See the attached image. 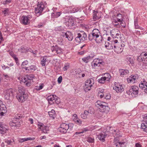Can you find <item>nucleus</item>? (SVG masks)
Returning a JSON list of instances; mask_svg holds the SVG:
<instances>
[{
	"label": "nucleus",
	"mask_w": 147,
	"mask_h": 147,
	"mask_svg": "<svg viewBox=\"0 0 147 147\" xmlns=\"http://www.w3.org/2000/svg\"><path fill=\"white\" fill-rule=\"evenodd\" d=\"M96 107L98 108L101 112L108 113L110 110L108 104L101 101H97L95 103Z\"/></svg>",
	"instance_id": "obj_1"
},
{
	"label": "nucleus",
	"mask_w": 147,
	"mask_h": 147,
	"mask_svg": "<svg viewBox=\"0 0 147 147\" xmlns=\"http://www.w3.org/2000/svg\"><path fill=\"white\" fill-rule=\"evenodd\" d=\"M23 117L22 115L20 114H18L15 116L12 121L9 123V125L11 127H19L21 125V123H22V121L20 119Z\"/></svg>",
	"instance_id": "obj_2"
},
{
	"label": "nucleus",
	"mask_w": 147,
	"mask_h": 147,
	"mask_svg": "<svg viewBox=\"0 0 147 147\" xmlns=\"http://www.w3.org/2000/svg\"><path fill=\"white\" fill-rule=\"evenodd\" d=\"M19 92L17 93L16 98L18 101L23 102L26 100L28 97L27 93H25L23 88H19Z\"/></svg>",
	"instance_id": "obj_3"
},
{
	"label": "nucleus",
	"mask_w": 147,
	"mask_h": 147,
	"mask_svg": "<svg viewBox=\"0 0 147 147\" xmlns=\"http://www.w3.org/2000/svg\"><path fill=\"white\" fill-rule=\"evenodd\" d=\"M47 7V3L45 2L38 3L36 7L35 8V13L38 16L41 14L42 13L45 8Z\"/></svg>",
	"instance_id": "obj_4"
},
{
	"label": "nucleus",
	"mask_w": 147,
	"mask_h": 147,
	"mask_svg": "<svg viewBox=\"0 0 147 147\" xmlns=\"http://www.w3.org/2000/svg\"><path fill=\"white\" fill-rule=\"evenodd\" d=\"M74 126L73 124L69 123L67 124L63 123L60 125V127L59 128V131L62 134L66 133L68 129H71Z\"/></svg>",
	"instance_id": "obj_5"
},
{
	"label": "nucleus",
	"mask_w": 147,
	"mask_h": 147,
	"mask_svg": "<svg viewBox=\"0 0 147 147\" xmlns=\"http://www.w3.org/2000/svg\"><path fill=\"white\" fill-rule=\"evenodd\" d=\"M34 77V76L33 74H30L26 75V77L22 79V81L25 85L29 87L31 84L32 82H33V80Z\"/></svg>",
	"instance_id": "obj_6"
},
{
	"label": "nucleus",
	"mask_w": 147,
	"mask_h": 147,
	"mask_svg": "<svg viewBox=\"0 0 147 147\" xmlns=\"http://www.w3.org/2000/svg\"><path fill=\"white\" fill-rule=\"evenodd\" d=\"M139 88L138 86H133L128 90H127L126 92L129 95H131L133 97H136L138 96Z\"/></svg>",
	"instance_id": "obj_7"
},
{
	"label": "nucleus",
	"mask_w": 147,
	"mask_h": 147,
	"mask_svg": "<svg viewBox=\"0 0 147 147\" xmlns=\"http://www.w3.org/2000/svg\"><path fill=\"white\" fill-rule=\"evenodd\" d=\"M105 64L103 59L99 58H96L92 62V66L93 68L96 66L100 67L101 65H103Z\"/></svg>",
	"instance_id": "obj_8"
},
{
	"label": "nucleus",
	"mask_w": 147,
	"mask_h": 147,
	"mask_svg": "<svg viewBox=\"0 0 147 147\" xmlns=\"http://www.w3.org/2000/svg\"><path fill=\"white\" fill-rule=\"evenodd\" d=\"M31 18V16L30 15L28 16H22L21 18V23L24 25H27L29 24L30 22V19Z\"/></svg>",
	"instance_id": "obj_9"
},
{
	"label": "nucleus",
	"mask_w": 147,
	"mask_h": 147,
	"mask_svg": "<svg viewBox=\"0 0 147 147\" xmlns=\"http://www.w3.org/2000/svg\"><path fill=\"white\" fill-rule=\"evenodd\" d=\"M13 92L12 89H9L5 91V98L7 100H11L12 99Z\"/></svg>",
	"instance_id": "obj_10"
},
{
	"label": "nucleus",
	"mask_w": 147,
	"mask_h": 147,
	"mask_svg": "<svg viewBox=\"0 0 147 147\" xmlns=\"http://www.w3.org/2000/svg\"><path fill=\"white\" fill-rule=\"evenodd\" d=\"M125 142H120L119 140L117 139V137L114 139V147H125Z\"/></svg>",
	"instance_id": "obj_11"
},
{
	"label": "nucleus",
	"mask_w": 147,
	"mask_h": 147,
	"mask_svg": "<svg viewBox=\"0 0 147 147\" xmlns=\"http://www.w3.org/2000/svg\"><path fill=\"white\" fill-rule=\"evenodd\" d=\"M113 89L115 90L117 92H121L124 91L123 86L121 85L119 83L115 84V86L113 87Z\"/></svg>",
	"instance_id": "obj_12"
},
{
	"label": "nucleus",
	"mask_w": 147,
	"mask_h": 147,
	"mask_svg": "<svg viewBox=\"0 0 147 147\" xmlns=\"http://www.w3.org/2000/svg\"><path fill=\"white\" fill-rule=\"evenodd\" d=\"M51 49L52 52L54 53V54L55 53L60 54L62 52L61 49L57 45H55V47H52Z\"/></svg>",
	"instance_id": "obj_13"
},
{
	"label": "nucleus",
	"mask_w": 147,
	"mask_h": 147,
	"mask_svg": "<svg viewBox=\"0 0 147 147\" xmlns=\"http://www.w3.org/2000/svg\"><path fill=\"white\" fill-rule=\"evenodd\" d=\"M7 112V108L4 104L0 106V116H2L4 115Z\"/></svg>",
	"instance_id": "obj_14"
},
{
	"label": "nucleus",
	"mask_w": 147,
	"mask_h": 147,
	"mask_svg": "<svg viewBox=\"0 0 147 147\" xmlns=\"http://www.w3.org/2000/svg\"><path fill=\"white\" fill-rule=\"evenodd\" d=\"M49 57L47 56H45L42 57L41 61V64L42 66H45L46 64V62L50 61V60L49 59Z\"/></svg>",
	"instance_id": "obj_15"
},
{
	"label": "nucleus",
	"mask_w": 147,
	"mask_h": 147,
	"mask_svg": "<svg viewBox=\"0 0 147 147\" xmlns=\"http://www.w3.org/2000/svg\"><path fill=\"white\" fill-rule=\"evenodd\" d=\"M57 98V96L55 95H51L48 97V101L50 105L54 104L55 98Z\"/></svg>",
	"instance_id": "obj_16"
},
{
	"label": "nucleus",
	"mask_w": 147,
	"mask_h": 147,
	"mask_svg": "<svg viewBox=\"0 0 147 147\" xmlns=\"http://www.w3.org/2000/svg\"><path fill=\"white\" fill-rule=\"evenodd\" d=\"M8 128L7 126L5 127L3 125L1 124L0 122V134H4L8 130Z\"/></svg>",
	"instance_id": "obj_17"
},
{
	"label": "nucleus",
	"mask_w": 147,
	"mask_h": 147,
	"mask_svg": "<svg viewBox=\"0 0 147 147\" xmlns=\"http://www.w3.org/2000/svg\"><path fill=\"white\" fill-rule=\"evenodd\" d=\"M136 76H135L131 75L130 77L127 78V81L129 83H134L136 81Z\"/></svg>",
	"instance_id": "obj_18"
},
{
	"label": "nucleus",
	"mask_w": 147,
	"mask_h": 147,
	"mask_svg": "<svg viewBox=\"0 0 147 147\" xmlns=\"http://www.w3.org/2000/svg\"><path fill=\"white\" fill-rule=\"evenodd\" d=\"M91 34L93 37H99L100 34L99 30L97 29H94L92 31Z\"/></svg>",
	"instance_id": "obj_19"
},
{
	"label": "nucleus",
	"mask_w": 147,
	"mask_h": 147,
	"mask_svg": "<svg viewBox=\"0 0 147 147\" xmlns=\"http://www.w3.org/2000/svg\"><path fill=\"white\" fill-rule=\"evenodd\" d=\"M35 139L34 138H20L18 141L19 142L21 143L25 141H27L28 140H33Z\"/></svg>",
	"instance_id": "obj_20"
},
{
	"label": "nucleus",
	"mask_w": 147,
	"mask_h": 147,
	"mask_svg": "<svg viewBox=\"0 0 147 147\" xmlns=\"http://www.w3.org/2000/svg\"><path fill=\"white\" fill-rule=\"evenodd\" d=\"M90 81H86L85 82V85L84 86V88L85 91L86 92L88 91L89 90H90L91 88V87L92 86H90V85H89V84L88 85V82H89Z\"/></svg>",
	"instance_id": "obj_21"
},
{
	"label": "nucleus",
	"mask_w": 147,
	"mask_h": 147,
	"mask_svg": "<svg viewBox=\"0 0 147 147\" xmlns=\"http://www.w3.org/2000/svg\"><path fill=\"white\" fill-rule=\"evenodd\" d=\"M113 49L117 53H119L122 51V49L121 48L115 45H113Z\"/></svg>",
	"instance_id": "obj_22"
},
{
	"label": "nucleus",
	"mask_w": 147,
	"mask_h": 147,
	"mask_svg": "<svg viewBox=\"0 0 147 147\" xmlns=\"http://www.w3.org/2000/svg\"><path fill=\"white\" fill-rule=\"evenodd\" d=\"M105 47L107 48L108 49H113V44H112V42L111 43L108 42H106L105 44Z\"/></svg>",
	"instance_id": "obj_23"
},
{
	"label": "nucleus",
	"mask_w": 147,
	"mask_h": 147,
	"mask_svg": "<svg viewBox=\"0 0 147 147\" xmlns=\"http://www.w3.org/2000/svg\"><path fill=\"white\" fill-rule=\"evenodd\" d=\"M119 72L121 76H123L124 75H126L129 73L128 70L127 69H120L119 70Z\"/></svg>",
	"instance_id": "obj_24"
},
{
	"label": "nucleus",
	"mask_w": 147,
	"mask_h": 147,
	"mask_svg": "<svg viewBox=\"0 0 147 147\" xmlns=\"http://www.w3.org/2000/svg\"><path fill=\"white\" fill-rule=\"evenodd\" d=\"M106 135L104 133L100 134L98 136L99 140L102 142H104L105 141V138L106 137Z\"/></svg>",
	"instance_id": "obj_25"
},
{
	"label": "nucleus",
	"mask_w": 147,
	"mask_h": 147,
	"mask_svg": "<svg viewBox=\"0 0 147 147\" xmlns=\"http://www.w3.org/2000/svg\"><path fill=\"white\" fill-rule=\"evenodd\" d=\"M10 54L14 59L17 65H19V63L18 62V58L16 57V55L14 54L13 52H10Z\"/></svg>",
	"instance_id": "obj_26"
},
{
	"label": "nucleus",
	"mask_w": 147,
	"mask_h": 147,
	"mask_svg": "<svg viewBox=\"0 0 147 147\" xmlns=\"http://www.w3.org/2000/svg\"><path fill=\"white\" fill-rule=\"evenodd\" d=\"M48 113L50 117L53 118V119H54L55 114V110L53 109L51 111L48 112Z\"/></svg>",
	"instance_id": "obj_27"
},
{
	"label": "nucleus",
	"mask_w": 147,
	"mask_h": 147,
	"mask_svg": "<svg viewBox=\"0 0 147 147\" xmlns=\"http://www.w3.org/2000/svg\"><path fill=\"white\" fill-rule=\"evenodd\" d=\"M92 58V57L90 56H89L86 57L82 58V59L84 62L86 63H87Z\"/></svg>",
	"instance_id": "obj_28"
},
{
	"label": "nucleus",
	"mask_w": 147,
	"mask_h": 147,
	"mask_svg": "<svg viewBox=\"0 0 147 147\" xmlns=\"http://www.w3.org/2000/svg\"><path fill=\"white\" fill-rule=\"evenodd\" d=\"M104 76L103 77L105 79L106 81H109L110 80L111 76L110 74L108 73H106L104 74Z\"/></svg>",
	"instance_id": "obj_29"
},
{
	"label": "nucleus",
	"mask_w": 147,
	"mask_h": 147,
	"mask_svg": "<svg viewBox=\"0 0 147 147\" xmlns=\"http://www.w3.org/2000/svg\"><path fill=\"white\" fill-rule=\"evenodd\" d=\"M62 35L63 36H65V37H71L72 36V34L71 32L68 31L66 32H62L61 35Z\"/></svg>",
	"instance_id": "obj_30"
},
{
	"label": "nucleus",
	"mask_w": 147,
	"mask_h": 147,
	"mask_svg": "<svg viewBox=\"0 0 147 147\" xmlns=\"http://www.w3.org/2000/svg\"><path fill=\"white\" fill-rule=\"evenodd\" d=\"M69 26H74V20L72 18H69L67 22Z\"/></svg>",
	"instance_id": "obj_31"
},
{
	"label": "nucleus",
	"mask_w": 147,
	"mask_h": 147,
	"mask_svg": "<svg viewBox=\"0 0 147 147\" xmlns=\"http://www.w3.org/2000/svg\"><path fill=\"white\" fill-rule=\"evenodd\" d=\"M83 37H76L75 40L77 42L80 43L81 41H83L86 39H87L88 37H83L84 39L82 38Z\"/></svg>",
	"instance_id": "obj_32"
},
{
	"label": "nucleus",
	"mask_w": 147,
	"mask_h": 147,
	"mask_svg": "<svg viewBox=\"0 0 147 147\" xmlns=\"http://www.w3.org/2000/svg\"><path fill=\"white\" fill-rule=\"evenodd\" d=\"M77 37H86V34L83 31H80L78 33Z\"/></svg>",
	"instance_id": "obj_33"
},
{
	"label": "nucleus",
	"mask_w": 147,
	"mask_h": 147,
	"mask_svg": "<svg viewBox=\"0 0 147 147\" xmlns=\"http://www.w3.org/2000/svg\"><path fill=\"white\" fill-rule=\"evenodd\" d=\"M41 130L44 133H47L49 130V127L47 125H44Z\"/></svg>",
	"instance_id": "obj_34"
},
{
	"label": "nucleus",
	"mask_w": 147,
	"mask_h": 147,
	"mask_svg": "<svg viewBox=\"0 0 147 147\" xmlns=\"http://www.w3.org/2000/svg\"><path fill=\"white\" fill-rule=\"evenodd\" d=\"M61 14L60 12H56L52 13V16L54 18H57L60 16Z\"/></svg>",
	"instance_id": "obj_35"
},
{
	"label": "nucleus",
	"mask_w": 147,
	"mask_h": 147,
	"mask_svg": "<svg viewBox=\"0 0 147 147\" xmlns=\"http://www.w3.org/2000/svg\"><path fill=\"white\" fill-rule=\"evenodd\" d=\"M90 81L89 82H88L89 84H88V85L89 84V85H90V86H92V85L94 83V79L92 78H90L86 80V81Z\"/></svg>",
	"instance_id": "obj_36"
},
{
	"label": "nucleus",
	"mask_w": 147,
	"mask_h": 147,
	"mask_svg": "<svg viewBox=\"0 0 147 147\" xmlns=\"http://www.w3.org/2000/svg\"><path fill=\"white\" fill-rule=\"evenodd\" d=\"M141 128L143 130V131L147 133V126L144 123H142L141 125Z\"/></svg>",
	"instance_id": "obj_37"
},
{
	"label": "nucleus",
	"mask_w": 147,
	"mask_h": 147,
	"mask_svg": "<svg viewBox=\"0 0 147 147\" xmlns=\"http://www.w3.org/2000/svg\"><path fill=\"white\" fill-rule=\"evenodd\" d=\"M117 20L119 22H121L123 21L122 15L121 14H118L117 16Z\"/></svg>",
	"instance_id": "obj_38"
},
{
	"label": "nucleus",
	"mask_w": 147,
	"mask_h": 147,
	"mask_svg": "<svg viewBox=\"0 0 147 147\" xmlns=\"http://www.w3.org/2000/svg\"><path fill=\"white\" fill-rule=\"evenodd\" d=\"M36 69V67L35 65H32L29 67V70L30 71H34Z\"/></svg>",
	"instance_id": "obj_39"
},
{
	"label": "nucleus",
	"mask_w": 147,
	"mask_h": 147,
	"mask_svg": "<svg viewBox=\"0 0 147 147\" xmlns=\"http://www.w3.org/2000/svg\"><path fill=\"white\" fill-rule=\"evenodd\" d=\"M69 67V64L67 63L64 64V66L63 67V69L64 71H66L67 70Z\"/></svg>",
	"instance_id": "obj_40"
},
{
	"label": "nucleus",
	"mask_w": 147,
	"mask_h": 147,
	"mask_svg": "<svg viewBox=\"0 0 147 147\" xmlns=\"http://www.w3.org/2000/svg\"><path fill=\"white\" fill-rule=\"evenodd\" d=\"M97 43H99L101 42L103 40L102 37H95V38L94 39Z\"/></svg>",
	"instance_id": "obj_41"
},
{
	"label": "nucleus",
	"mask_w": 147,
	"mask_h": 147,
	"mask_svg": "<svg viewBox=\"0 0 147 147\" xmlns=\"http://www.w3.org/2000/svg\"><path fill=\"white\" fill-rule=\"evenodd\" d=\"M88 111L89 113L91 114H93L95 112L94 109L92 107H89Z\"/></svg>",
	"instance_id": "obj_42"
},
{
	"label": "nucleus",
	"mask_w": 147,
	"mask_h": 147,
	"mask_svg": "<svg viewBox=\"0 0 147 147\" xmlns=\"http://www.w3.org/2000/svg\"><path fill=\"white\" fill-rule=\"evenodd\" d=\"M113 24L117 28H119L120 25L116 20H113Z\"/></svg>",
	"instance_id": "obj_43"
},
{
	"label": "nucleus",
	"mask_w": 147,
	"mask_h": 147,
	"mask_svg": "<svg viewBox=\"0 0 147 147\" xmlns=\"http://www.w3.org/2000/svg\"><path fill=\"white\" fill-rule=\"evenodd\" d=\"M97 12H94L93 19L94 20H98L99 18V17L97 16Z\"/></svg>",
	"instance_id": "obj_44"
},
{
	"label": "nucleus",
	"mask_w": 147,
	"mask_h": 147,
	"mask_svg": "<svg viewBox=\"0 0 147 147\" xmlns=\"http://www.w3.org/2000/svg\"><path fill=\"white\" fill-rule=\"evenodd\" d=\"M44 126V125L42 123L40 122H38V130H41L43 128Z\"/></svg>",
	"instance_id": "obj_45"
},
{
	"label": "nucleus",
	"mask_w": 147,
	"mask_h": 147,
	"mask_svg": "<svg viewBox=\"0 0 147 147\" xmlns=\"http://www.w3.org/2000/svg\"><path fill=\"white\" fill-rule=\"evenodd\" d=\"M86 140L90 143H93L94 141V139L90 137H88L87 138Z\"/></svg>",
	"instance_id": "obj_46"
},
{
	"label": "nucleus",
	"mask_w": 147,
	"mask_h": 147,
	"mask_svg": "<svg viewBox=\"0 0 147 147\" xmlns=\"http://www.w3.org/2000/svg\"><path fill=\"white\" fill-rule=\"evenodd\" d=\"M106 80H105V79L103 77L98 79V82L101 84H104Z\"/></svg>",
	"instance_id": "obj_47"
},
{
	"label": "nucleus",
	"mask_w": 147,
	"mask_h": 147,
	"mask_svg": "<svg viewBox=\"0 0 147 147\" xmlns=\"http://www.w3.org/2000/svg\"><path fill=\"white\" fill-rule=\"evenodd\" d=\"M97 90L98 93V94H99L100 93H102H102H105L104 92V90L102 88H98L97 89Z\"/></svg>",
	"instance_id": "obj_48"
},
{
	"label": "nucleus",
	"mask_w": 147,
	"mask_h": 147,
	"mask_svg": "<svg viewBox=\"0 0 147 147\" xmlns=\"http://www.w3.org/2000/svg\"><path fill=\"white\" fill-rule=\"evenodd\" d=\"M143 58L141 55L137 57V60L139 63L141 65V62H142Z\"/></svg>",
	"instance_id": "obj_49"
},
{
	"label": "nucleus",
	"mask_w": 147,
	"mask_h": 147,
	"mask_svg": "<svg viewBox=\"0 0 147 147\" xmlns=\"http://www.w3.org/2000/svg\"><path fill=\"white\" fill-rule=\"evenodd\" d=\"M18 51L21 53H24L27 51V49L24 47L22 46L20 49H18Z\"/></svg>",
	"instance_id": "obj_50"
},
{
	"label": "nucleus",
	"mask_w": 147,
	"mask_h": 147,
	"mask_svg": "<svg viewBox=\"0 0 147 147\" xmlns=\"http://www.w3.org/2000/svg\"><path fill=\"white\" fill-rule=\"evenodd\" d=\"M74 121L76 123H78L79 124H82V121L78 118H74Z\"/></svg>",
	"instance_id": "obj_51"
},
{
	"label": "nucleus",
	"mask_w": 147,
	"mask_h": 147,
	"mask_svg": "<svg viewBox=\"0 0 147 147\" xmlns=\"http://www.w3.org/2000/svg\"><path fill=\"white\" fill-rule=\"evenodd\" d=\"M138 19L136 18L134 20V25L135 28L136 29L139 28V26L138 25Z\"/></svg>",
	"instance_id": "obj_52"
},
{
	"label": "nucleus",
	"mask_w": 147,
	"mask_h": 147,
	"mask_svg": "<svg viewBox=\"0 0 147 147\" xmlns=\"http://www.w3.org/2000/svg\"><path fill=\"white\" fill-rule=\"evenodd\" d=\"M2 11L5 16H6L9 13V9L7 8H5Z\"/></svg>",
	"instance_id": "obj_53"
},
{
	"label": "nucleus",
	"mask_w": 147,
	"mask_h": 147,
	"mask_svg": "<svg viewBox=\"0 0 147 147\" xmlns=\"http://www.w3.org/2000/svg\"><path fill=\"white\" fill-rule=\"evenodd\" d=\"M106 99H110L111 98V94L109 93L106 94L105 96L104 97Z\"/></svg>",
	"instance_id": "obj_54"
},
{
	"label": "nucleus",
	"mask_w": 147,
	"mask_h": 147,
	"mask_svg": "<svg viewBox=\"0 0 147 147\" xmlns=\"http://www.w3.org/2000/svg\"><path fill=\"white\" fill-rule=\"evenodd\" d=\"M63 41V39L62 37H58L57 41L58 42L59 44H61Z\"/></svg>",
	"instance_id": "obj_55"
},
{
	"label": "nucleus",
	"mask_w": 147,
	"mask_h": 147,
	"mask_svg": "<svg viewBox=\"0 0 147 147\" xmlns=\"http://www.w3.org/2000/svg\"><path fill=\"white\" fill-rule=\"evenodd\" d=\"M54 102H55L57 104H59L60 102V99L59 98H58L57 96V98H55Z\"/></svg>",
	"instance_id": "obj_56"
},
{
	"label": "nucleus",
	"mask_w": 147,
	"mask_h": 147,
	"mask_svg": "<svg viewBox=\"0 0 147 147\" xmlns=\"http://www.w3.org/2000/svg\"><path fill=\"white\" fill-rule=\"evenodd\" d=\"M142 63L145 64L146 65H147V57L143 58Z\"/></svg>",
	"instance_id": "obj_57"
},
{
	"label": "nucleus",
	"mask_w": 147,
	"mask_h": 147,
	"mask_svg": "<svg viewBox=\"0 0 147 147\" xmlns=\"http://www.w3.org/2000/svg\"><path fill=\"white\" fill-rule=\"evenodd\" d=\"M127 59L128 60V61H129V63H133V61L132 59L129 57H127Z\"/></svg>",
	"instance_id": "obj_58"
},
{
	"label": "nucleus",
	"mask_w": 147,
	"mask_h": 147,
	"mask_svg": "<svg viewBox=\"0 0 147 147\" xmlns=\"http://www.w3.org/2000/svg\"><path fill=\"white\" fill-rule=\"evenodd\" d=\"M98 96H99L100 98H102L105 97V96L106 95V93H100L99 94H98Z\"/></svg>",
	"instance_id": "obj_59"
},
{
	"label": "nucleus",
	"mask_w": 147,
	"mask_h": 147,
	"mask_svg": "<svg viewBox=\"0 0 147 147\" xmlns=\"http://www.w3.org/2000/svg\"><path fill=\"white\" fill-rule=\"evenodd\" d=\"M28 63V61H27L26 60L24 61V62H23L21 65V66L22 67H23L24 66H25V65H26Z\"/></svg>",
	"instance_id": "obj_60"
},
{
	"label": "nucleus",
	"mask_w": 147,
	"mask_h": 147,
	"mask_svg": "<svg viewBox=\"0 0 147 147\" xmlns=\"http://www.w3.org/2000/svg\"><path fill=\"white\" fill-rule=\"evenodd\" d=\"M5 142L7 143L8 145H11V143L12 142V141L11 140H6L5 141Z\"/></svg>",
	"instance_id": "obj_61"
},
{
	"label": "nucleus",
	"mask_w": 147,
	"mask_h": 147,
	"mask_svg": "<svg viewBox=\"0 0 147 147\" xmlns=\"http://www.w3.org/2000/svg\"><path fill=\"white\" fill-rule=\"evenodd\" d=\"M139 86L140 88L143 89L144 88H145V87L144 85V83L142 81L141 83L140 84Z\"/></svg>",
	"instance_id": "obj_62"
},
{
	"label": "nucleus",
	"mask_w": 147,
	"mask_h": 147,
	"mask_svg": "<svg viewBox=\"0 0 147 147\" xmlns=\"http://www.w3.org/2000/svg\"><path fill=\"white\" fill-rule=\"evenodd\" d=\"M143 121H147V114H145L143 115Z\"/></svg>",
	"instance_id": "obj_63"
},
{
	"label": "nucleus",
	"mask_w": 147,
	"mask_h": 147,
	"mask_svg": "<svg viewBox=\"0 0 147 147\" xmlns=\"http://www.w3.org/2000/svg\"><path fill=\"white\" fill-rule=\"evenodd\" d=\"M62 76H60L58 79V82L59 84H60L62 82Z\"/></svg>",
	"instance_id": "obj_64"
}]
</instances>
